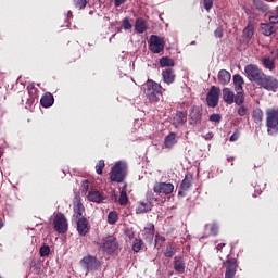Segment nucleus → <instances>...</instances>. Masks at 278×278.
<instances>
[{"label": "nucleus", "mask_w": 278, "mask_h": 278, "mask_svg": "<svg viewBox=\"0 0 278 278\" xmlns=\"http://www.w3.org/2000/svg\"><path fill=\"white\" fill-rule=\"evenodd\" d=\"M248 79L254 81L265 90L277 92L278 80L273 76H266L262 71H247Z\"/></svg>", "instance_id": "f257e3e1"}, {"label": "nucleus", "mask_w": 278, "mask_h": 278, "mask_svg": "<svg viewBox=\"0 0 278 278\" xmlns=\"http://www.w3.org/2000/svg\"><path fill=\"white\" fill-rule=\"evenodd\" d=\"M142 90L146 94V99H148L150 103H159L160 99H162L164 94L165 89L156 81L148 79L142 85Z\"/></svg>", "instance_id": "f03ea898"}, {"label": "nucleus", "mask_w": 278, "mask_h": 278, "mask_svg": "<svg viewBox=\"0 0 278 278\" xmlns=\"http://www.w3.org/2000/svg\"><path fill=\"white\" fill-rule=\"evenodd\" d=\"M127 177V163L118 161L110 172V179L115 184H123Z\"/></svg>", "instance_id": "7ed1b4c3"}, {"label": "nucleus", "mask_w": 278, "mask_h": 278, "mask_svg": "<svg viewBox=\"0 0 278 278\" xmlns=\"http://www.w3.org/2000/svg\"><path fill=\"white\" fill-rule=\"evenodd\" d=\"M148 45L149 51L152 53H162V51H164V47H166L164 39L157 35H151Z\"/></svg>", "instance_id": "20e7f679"}, {"label": "nucleus", "mask_w": 278, "mask_h": 278, "mask_svg": "<svg viewBox=\"0 0 278 278\" xmlns=\"http://www.w3.org/2000/svg\"><path fill=\"white\" fill-rule=\"evenodd\" d=\"M101 249L104 253L112 255V253H115L118 250V240H116V237L114 236L104 237Z\"/></svg>", "instance_id": "39448f33"}, {"label": "nucleus", "mask_w": 278, "mask_h": 278, "mask_svg": "<svg viewBox=\"0 0 278 278\" xmlns=\"http://www.w3.org/2000/svg\"><path fill=\"white\" fill-rule=\"evenodd\" d=\"M220 101V88L212 86L206 93V105L207 108H216Z\"/></svg>", "instance_id": "423d86ee"}, {"label": "nucleus", "mask_w": 278, "mask_h": 278, "mask_svg": "<svg viewBox=\"0 0 278 278\" xmlns=\"http://www.w3.org/2000/svg\"><path fill=\"white\" fill-rule=\"evenodd\" d=\"M80 266L86 268L87 273L90 270H97L101 266V261L97 260V256L87 255L80 260Z\"/></svg>", "instance_id": "0eeeda50"}, {"label": "nucleus", "mask_w": 278, "mask_h": 278, "mask_svg": "<svg viewBox=\"0 0 278 278\" xmlns=\"http://www.w3.org/2000/svg\"><path fill=\"white\" fill-rule=\"evenodd\" d=\"M53 225L54 231H58V233H66L68 231V220H66V216L62 213L55 215Z\"/></svg>", "instance_id": "6e6552de"}, {"label": "nucleus", "mask_w": 278, "mask_h": 278, "mask_svg": "<svg viewBox=\"0 0 278 278\" xmlns=\"http://www.w3.org/2000/svg\"><path fill=\"white\" fill-rule=\"evenodd\" d=\"M266 127L278 131V109L266 110Z\"/></svg>", "instance_id": "1a4fd4ad"}, {"label": "nucleus", "mask_w": 278, "mask_h": 278, "mask_svg": "<svg viewBox=\"0 0 278 278\" xmlns=\"http://www.w3.org/2000/svg\"><path fill=\"white\" fill-rule=\"evenodd\" d=\"M175 185L173 182H155L153 186V192L155 194H173Z\"/></svg>", "instance_id": "9d476101"}, {"label": "nucleus", "mask_w": 278, "mask_h": 278, "mask_svg": "<svg viewBox=\"0 0 278 278\" xmlns=\"http://www.w3.org/2000/svg\"><path fill=\"white\" fill-rule=\"evenodd\" d=\"M201 121H203V109L193 105L189 113V125H200Z\"/></svg>", "instance_id": "9b49d317"}, {"label": "nucleus", "mask_w": 278, "mask_h": 278, "mask_svg": "<svg viewBox=\"0 0 278 278\" xmlns=\"http://www.w3.org/2000/svg\"><path fill=\"white\" fill-rule=\"evenodd\" d=\"M224 266H226L225 278L236 277V273H238V260L230 257L224 262Z\"/></svg>", "instance_id": "f8f14e48"}, {"label": "nucleus", "mask_w": 278, "mask_h": 278, "mask_svg": "<svg viewBox=\"0 0 278 278\" xmlns=\"http://www.w3.org/2000/svg\"><path fill=\"white\" fill-rule=\"evenodd\" d=\"M77 227V232L80 236H86L90 231V223L88 222V218L84 217L80 219L75 220Z\"/></svg>", "instance_id": "ddd939ff"}, {"label": "nucleus", "mask_w": 278, "mask_h": 278, "mask_svg": "<svg viewBox=\"0 0 278 278\" xmlns=\"http://www.w3.org/2000/svg\"><path fill=\"white\" fill-rule=\"evenodd\" d=\"M27 92L29 98L26 101L27 105H34V103H36V101H38V88H36V86L34 84H29L27 86Z\"/></svg>", "instance_id": "4468645a"}, {"label": "nucleus", "mask_w": 278, "mask_h": 278, "mask_svg": "<svg viewBox=\"0 0 278 278\" xmlns=\"http://www.w3.org/2000/svg\"><path fill=\"white\" fill-rule=\"evenodd\" d=\"M174 270L180 275L186 273V260H184L182 255H177L174 257Z\"/></svg>", "instance_id": "2eb2a0df"}, {"label": "nucleus", "mask_w": 278, "mask_h": 278, "mask_svg": "<svg viewBox=\"0 0 278 278\" xmlns=\"http://www.w3.org/2000/svg\"><path fill=\"white\" fill-rule=\"evenodd\" d=\"M87 199L92 203H103L108 197H105V194L101 193L100 191L91 190L88 192Z\"/></svg>", "instance_id": "dca6fc26"}, {"label": "nucleus", "mask_w": 278, "mask_h": 278, "mask_svg": "<svg viewBox=\"0 0 278 278\" xmlns=\"http://www.w3.org/2000/svg\"><path fill=\"white\" fill-rule=\"evenodd\" d=\"M260 31L263 36H273L277 33V26L270 23H261Z\"/></svg>", "instance_id": "f3484780"}, {"label": "nucleus", "mask_w": 278, "mask_h": 278, "mask_svg": "<svg viewBox=\"0 0 278 278\" xmlns=\"http://www.w3.org/2000/svg\"><path fill=\"white\" fill-rule=\"evenodd\" d=\"M222 94L224 103H227V105H233V99L236 93L233 92V90H231V88L225 87L222 91Z\"/></svg>", "instance_id": "a211bd4d"}, {"label": "nucleus", "mask_w": 278, "mask_h": 278, "mask_svg": "<svg viewBox=\"0 0 278 278\" xmlns=\"http://www.w3.org/2000/svg\"><path fill=\"white\" fill-rule=\"evenodd\" d=\"M187 121H188V113L184 111H178L173 117V123L174 125H176V127H181L182 125H186Z\"/></svg>", "instance_id": "6ab92c4d"}, {"label": "nucleus", "mask_w": 278, "mask_h": 278, "mask_svg": "<svg viewBox=\"0 0 278 278\" xmlns=\"http://www.w3.org/2000/svg\"><path fill=\"white\" fill-rule=\"evenodd\" d=\"M86 208L84 207V204H81L79 201L74 203V214H73V220H80L84 217V212Z\"/></svg>", "instance_id": "aec40b11"}, {"label": "nucleus", "mask_w": 278, "mask_h": 278, "mask_svg": "<svg viewBox=\"0 0 278 278\" xmlns=\"http://www.w3.org/2000/svg\"><path fill=\"white\" fill-rule=\"evenodd\" d=\"M253 36H255V25H253L252 23H249L247 27L243 29L244 42L247 43L251 42Z\"/></svg>", "instance_id": "412c9836"}, {"label": "nucleus", "mask_w": 278, "mask_h": 278, "mask_svg": "<svg viewBox=\"0 0 278 278\" xmlns=\"http://www.w3.org/2000/svg\"><path fill=\"white\" fill-rule=\"evenodd\" d=\"M153 210V203L152 202H139L136 214H147Z\"/></svg>", "instance_id": "4be33fe9"}, {"label": "nucleus", "mask_w": 278, "mask_h": 278, "mask_svg": "<svg viewBox=\"0 0 278 278\" xmlns=\"http://www.w3.org/2000/svg\"><path fill=\"white\" fill-rule=\"evenodd\" d=\"M53 103H55V98H53V94H51L50 92L45 93L40 99V105L42 108H51Z\"/></svg>", "instance_id": "5701e85b"}, {"label": "nucleus", "mask_w": 278, "mask_h": 278, "mask_svg": "<svg viewBox=\"0 0 278 278\" xmlns=\"http://www.w3.org/2000/svg\"><path fill=\"white\" fill-rule=\"evenodd\" d=\"M135 29L138 34H144L149 27L147 26V21L142 17L136 20Z\"/></svg>", "instance_id": "b1692460"}, {"label": "nucleus", "mask_w": 278, "mask_h": 278, "mask_svg": "<svg viewBox=\"0 0 278 278\" xmlns=\"http://www.w3.org/2000/svg\"><path fill=\"white\" fill-rule=\"evenodd\" d=\"M177 144V135L175 132H170L164 139V146L166 149H173V146Z\"/></svg>", "instance_id": "393cba45"}, {"label": "nucleus", "mask_w": 278, "mask_h": 278, "mask_svg": "<svg viewBox=\"0 0 278 278\" xmlns=\"http://www.w3.org/2000/svg\"><path fill=\"white\" fill-rule=\"evenodd\" d=\"M218 79L222 86H227V84L231 81V74L229 73V71H219Z\"/></svg>", "instance_id": "a878e982"}, {"label": "nucleus", "mask_w": 278, "mask_h": 278, "mask_svg": "<svg viewBox=\"0 0 278 278\" xmlns=\"http://www.w3.org/2000/svg\"><path fill=\"white\" fill-rule=\"evenodd\" d=\"M253 5L255 10H258V12L266 13L268 10H270V7H268V4L264 3L262 0H253Z\"/></svg>", "instance_id": "bb28decb"}, {"label": "nucleus", "mask_w": 278, "mask_h": 278, "mask_svg": "<svg viewBox=\"0 0 278 278\" xmlns=\"http://www.w3.org/2000/svg\"><path fill=\"white\" fill-rule=\"evenodd\" d=\"M252 118L256 125H260L264 121V112L262 109H254L252 113Z\"/></svg>", "instance_id": "cd10ccee"}, {"label": "nucleus", "mask_w": 278, "mask_h": 278, "mask_svg": "<svg viewBox=\"0 0 278 278\" xmlns=\"http://www.w3.org/2000/svg\"><path fill=\"white\" fill-rule=\"evenodd\" d=\"M233 85H235V91L244 90L242 86H244V79L240 75L233 76Z\"/></svg>", "instance_id": "c85d7f7f"}, {"label": "nucleus", "mask_w": 278, "mask_h": 278, "mask_svg": "<svg viewBox=\"0 0 278 278\" xmlns=\"http://www.w3.org/2000/svg\"><path fill=\"white\" fill-rule=\"evenodd\" d=\"M176 254H177V245H175V243L168 244L164 251V256L170 258Z\"/></svg>", "instance_id": "c756f323"}, {"label": "nucleus", "mask_w": 278, "mask_h": 278, "mask_svg": "<svg viewBox=\"0 0 278 278\" xmlns=\"http://www.w3.org/2000/svg\"><path fill=\"white\" fill-rule=\"evenodd\" d=\"M191 186H192V174H187L185 176V179L180 184V189L189 190Z\"/></svg>", "instance_id": "7c9ffc66"}, {"label": "nucleus", "mask_w": 278, "mask_h": 278, "mask_svg": "<svg viewBox=\"0 0 278 278\" xmlns=\"http://www.w3.org/2000/svg\"><path fill=\"white\" fill-rule=\"evenodd\" d=\"M162 75L165 84H173L175 81V73L173 71H163Z\"/></svg>", "instance_id": "2f4dec72"}, {"label": "nucleus", "mask_w": 278, "mask_h": 278, "mask_svg": "<svg viewBox=\"0 0 278 278\" xmlns=\"http://www.w3.org/2000/svg\"><path fill=\"white\" fill-rule=\"evenodd\" d=\"M235 92L237 93L235 94L233 103H236V105H243L245 100L244 90H239Z\"/></svg>", "instance_id": "473e14b6"}, {"label": "nucleus", "mask_w": 278, "mask_h": 278, "mask_svg": "<svg viewBox=\"0 0 278 278\" xmlns=\"http://www.w3.org/2000/svg\"><path fill=\"white\" fill-rule=\"evenodd\" d=\"M160 64L162 68H166L167 67H173L175 66V61L168 56H163L160 60Z\"/></svg>", "instance_id": "72a5a7b5"}, {"label": "nucleus", "mask_w": 278, "mask_h": 278, "mask_svg": "<svg viewBox=\"0 0 278 278\" xmlns=\"http://www.w3.org/2000/svg\"><path fill=\"white\" fill-rule=\"evenodd\" d=\"M125 188H127V186L123 188L119 194V199H118L119 205H127V203H129V198H127V191H125Z\"/></svg>", "instance_id": "f704fd0d"}, {"label": "nucleus", "mask_w": 278, "mask_h": 278, "mask_svg": "<svg viewBox=\"0 0 278 278\" xmlns=\"http://www.w3.org/2000/svg\"><path fill=\"white\" fill-rule=\"evenodd\" d=\"M109 225H116L118 223V213L116 211H111L108 215Z\"/></svg>", "instance_id": "c9c22d12"}, {"label": "nucleus", "mask_w": 278, "mask_h": 278, "mask_svg": "<svg viewBox=\"0 0 278 278\" xmlns=\"http://www.w3.org/2000/svg\"><path fill=\"white\" fill-rule=\"evenodd\" d=\"M263 65L265 68H268L269 71L275 70V61L270 58L263 59Z\"/></svg>", "instance_id": "e433bc0d"}, {"label": "nucleus", "mask_w": 278, "mask_h": 278, "mask_svg": "<svg viewBox=\"0 0 278 278\" xmlns=\"http://www.w3.org/2000/svg\"><path fill=\"white\" fill-rule=\"evenodd\" d=\"M142 249V239H135L132 242V251L139 253Z\"/></svg>", "instance_id": "4c0bfd02"}, {"label": "nucleus", "mask_w": 278, "mask_h": 278, "mask_svg": "<svg viewBox=\"0 0 278 278\" xmlns=\"http://www.w3.org/2000/svg\"><path fill=\"white\" fill-rule=\"evenodd\" d=\"M51 253V248L49 245H42L39 250L40 257H49Z\"/></svg>", "instance_id": "58836bf2"}, {"label": "nucleus", "mask_w": 278, "mask_h": 278, "mask_svg": "<svg viewBox=\"0 0 278 278\" xmlns=\"http://www.w3.org/2000/svg\"><path fill=\"white\" fill-rule=\"evenodd\" d=\"M103 168H105V161L100 160L96 165V173L97 175H103Z\"/></svg>", "instance_id": "ea45409f"}, {"label": "nucleus", "mask_w": 278, "mask_h": 278, "mask_svg": "<svg viewBox=\"0 0 278 278\" xmlns=\"http://www.w3.org/2000/svg\"><path fill=\"white\" fill-rule=\"evenodd\" d=\"M166 242V238L164 236L156 235L155 236V247L162 248Z\"/></svg>", "instance_id": "a19ab883"}, {"label": "nucleus", "mask_w": 278, "mask_h": 278, "mask_svg": "<svg viewBox=\"0 0 278 278\" xmlns=\"http://www.w3.org/2000/svg\"><path fill=\"white\" fill-rule=\"evenodd\" d=\"M208 121L211 123H220V121H223V116L218 113H213L208 116Z\"/></svg>", "instance_id": "79ce46f5"}, {"label": "nucleus", "mask_w": 278, "mask_h": 278, "mask_svg": "<svg viewBox=\"0 0 278 278\" xmlns=\"http://www.w3.org/2000/svg\"><path fill=\"white\" fill-rule=\"evenodd\" d=\"M74 3L75 8H77L78 10H84V8L88 5V2L86 0H74Z\"/></svg>", "instance_id": "37998d69"}, {"label": "nucleus", "mask_w": 278, "mask_h": 278, "mask_svg": "<svg viewBox=\"0 0 278 278\" xmlns=\"http://www.w3.org/2000/svg\"><path fill=\"white\" fill-rule=\"evenodd\" d=\"M211 236H218V224L214 222L210 226Z\"/></svg>", "instance_id": "c03bdc74"}, {"label": "nucleus", "mask_w": 278, "mask_h": 278, "mask_svg": "<svg viewBox=\"0 0 278 278\" xmlns=\"http://www.w3.org/2000/svg\"><path fill=\"white\" fill-rule=\"evenodd\" d=\"M203 5L206 12H210L214 8V0H203Z\"/></svg>", "instance_id": "a18cd8bd"}, {"label": "nucleus", "mask_w": 278, "mask_h": 278, "mask_svg": "<svg viewBox=\"0 0 278 278\" xmlns=\"http://www.w3.org/2000/svg\"><path fill=\"white\" fill-rule=\"evenodd\" d=\"M146 231H148L150 238H153V236H155V225L148 224V226L146 227Z\"/></svg>", "instance_id": "49530a36"}, {"label": "nucleus", "mask_w": 278, "mask_h": 278, "mask_svg": "<svg viewBox=\"0 0 278 278\" xmlns=\"http://www.w3.org/2000/svg\"><path fill=\"white\" fill-rule=\"evenodd\" d=\"M247 112H249L247 106H244L242 104L239 105V108L237 110V113H238L239 116H247Z\"/></svg>", "instance_id": "de8ad7c7"}, {"label": "nucleus", "mask_w": 278, "mask_h": 278, "mask_svg": "<svg viewBox=\"0 0 278 278\" xmlns=\"http://www.w3.org/2000/svg\"><path fill=\"white\" fill-rule=\"evenodd\" d=\"M225 30L223 27H217L214 31L215 38H223Z\"/></svg>", "instance_id": "09e8293b"}, {"label": "nucleus", "mask_w": 278, "mask_h": 278, "mask_svg": "<svg viewBox=\"0 0 278 278\" xmlns=\"http://www.w3.org/2000/svg\"><path fill=\"white\" fill-rule=\"evenodd\" d=\"M122 25L125 29H131L132 27L131 22H129V17L124 18Z\"/></svg>", "instance_id": "8fccbe9b"}, {"label": "nucleus", "mask_w": 278, "mask_h": 278, "mask_svg": "<svg viewBox=\"0 0 278 278\" xmlns=\"http://www.w3.org/2000/svg\"><path fill=\"white\" fill-rule=\"evenodd\" d=\"M238 138H240V131L236 130L229 138L230 142H236V140H238Z\"/></svg>", "instance_id": "3c124183"}, {"label": "nucleus", "mask_w": 278, "mask_h": 278, "mask_svg": "<svg viewBox=\"0 0 278 278\" xmlns=\"http://www.w3.org/2000/svg\"><path fill=\"white\" fill-rule=\"evenodd\" d=\"M269 23H270L271 25L277 24V23H278V14H277V15H271V16H269Z\"/></svg>", "instance_id": "603ef678"}, {"label": "nucleus", "mask_w": 278, "mask_h": 278, "mask_svg": "<svg viewBox=\"0 0 278 278\" xmlns=\"http://www.w3.org/2000/svg\"><path fill=\"white\" fill-rule=\"evenodd\" d=\"M124 3H127V0H114L115 8H121Z\"/></svg>", "instance_id": "864d4df0"}, {"label": "nucleus", "mask_w": 278, "mask_h": 278, "mask_svg": "<svg viewBox=\"0 0 278 278\" xmlns=\"http://www.w3.org/2000/svg\"><path fill=\"white\" fill-rule=\"evenodd\" d=\"M88 188H90V182L88 180L83 181V190L88 192Z\"/></svg>", "instance_id": "5fc2aeb1"}, {"label": "nucleus", "mask_w": 278, "mask_h": 278, "mask_svg": "<svg viewBox=\"0 0 278 278\" xmlns=\"http://www.w3.org/2000/svg\"><path fill=\"white\" fill-rule=\"evenodd\" d=\"M244 71H258V68L256 65L250 64L245 66Z\"/></svg>", "instance_id": "6e6d98bb"}, {"label": "nucleus", "mask_w": 278, "mask_h": 278, "mask_svg": "<svg viewBox=\"0 0 278 278\" xmlns=\"http://www.w3.org/2000/svg\"><path fill=\"white\" fill-rule=\"evenodd\" d=\"M224 247H226V243H218L217 245H216V250L217 251H223V248Z\"/></svg>", "instance_id": "4d7b16f0"}, {"label": "nucleus", "mask_w": 278, "mask_h": 278, "mask_svg": "<svg viewBox=\"0 0 278 278\" xmlns=\"http://www.w3.org/2000/svg\"><path fill=\"white\" fill-rule=\"evenodd\" d=\"M29 264L31 268L36 267V260H31Z\"/></svg>", "instance_id": "13d9d810"}, {"label": "nucleus", "mask_w": 278, "mask_h": 278, "mask_svg": "<svg viewBox=\"0 0 278 278\" xmlns=\"http://www.w3.org/2000/svg\"><path fill=\"white\" fill-rule=\"evenodd\" d=\"M111 198L114 199V201H117V197H116V192L115 191L112 192Z\"/></svg>", "instance_id": "bf43d9fd"}, {"label": "nucleus", "mask_w": 278, "mask_h": 278, "mask_svg": "<svg viewBox=\"0 0 278 278\" xmlns=\"http://www.w3.org/2000/svg\"><path fill=\"white\" fill-rule=\"evenodd\" d=\"M5 223H3V219L0 217V229H3Z\"/></svg>", "instance_id": "052dcab7"}, {"label": "nucleus", "mask_w": 278, "mask_h": 278, "mask_svg": "<svg viewBox=\"0 0 278 278\" xmlns=\"http://www.w3.org/2000/svg\"><path fill=\"white\" fill-rule=\"evenodd\" d=\"M273 129H275V128H267L268 136H273Z\"/></svg>", "instance_id": "680f3d73"}, {"label": "nucleus", "mask_w": 278, "mask_h": 278, "mask_svg": "<svg viewBox=\"0 0 278 278\" xmlns=\"http://www.w3.org/2000/svg\"><path fill=\"white\" fill-rule=\"evenodd\" d=\"M178 194L184 197V191H178Z\"/></svg>", "instance_id": "e2e57ef3"}, {"label": "nucleus", "mask_w": 278, "mask_h": 278, "mask_svg": "<svg viewBox=\"0 0 278 278\" xmlns=\"http://www.w3.org/2000/svg\"><path fill=\"white\" fill-rule=\"evenodd\" d=\"M245 14H249V10H245Z\"/></svg>", "instance_id": "0e129e2a"}]
</instances>
